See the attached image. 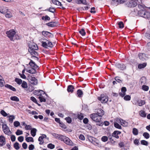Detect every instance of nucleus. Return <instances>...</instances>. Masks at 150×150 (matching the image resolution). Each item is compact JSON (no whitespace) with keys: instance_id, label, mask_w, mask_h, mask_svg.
Segmentation results:
<instances>
[{"instance_id":"nucleus-42","label":"nucleus","mask_w":150,"mask_h":150,"mask_svg":"<svg viewBox=\"0 0 150 150\" xmlns=\"http://www.w3.org/2000/svg\"><path fill=\"white\" fill-rule=\"evenodd\" d=\"M142 89L145 91H147L149 89V87L148 86L144 85L142 86Z\"/></svg>"},{"instance_id":"nucleus-36","label":"nucleus","mask_w":150,"mask_h":150,"mask_svg":"<svg viewBox=\"0 0 150 150\" xmlns=\"http://www.w3.org/2000/svg\"><path fill=\"white\" fill-rule=\"evenodd\" d=\"M38 98L40 102H45L46 101L45 99L41 95L38 97Z\"/></svg>"},{"instance_id":"nucleus-16","label":"nucleus","mask_w":150,"mask_h":150,"mask_svg":"<svg viewBox=\"0 0 150 150\" xmlns=\"http://www.w3.org/2000/svg\"><path fill=\"white\" fill-rule=\"evenodd\" d=\"M57 23L55 22H51L46 24V25L50 27H54L57 26Z\"/></svg>"},{"instance_id":"nucleus-53","label":"nucleus","mask_w":150,"mask_h":150,"mask_svg":"<svg viewBox=\"0 0 150 150\" xmlns=\"http://www.w3.org/2000/svg\"><path fill=\"white\" fill-rule=\"evenodd\" d=\"M141 144L143 145L147 146L148 145V142L145 140H142L141 141Z\"/></svg>"},{"instance_id":"nucleus-20","label":"nucleus","mask_w":150,"mask_h":150,"mask_svg":"<svg viewBox=\"0 0 150 150\" xmlns=\"http://www.w3.org/2000/svg\"><path fill=\"white\" fill-rule=\"evenodd\" d=\"M35 94L37 96H40L43 94H45L46 95L45 93L43 91L40 90L35 91Z\"/></svg>"},{"instance_id":"nucleus-5","label":"nucleus","mask_w":150,"mask_h":150,"mask_svg":"<svg viewBox=\"0 0 150 150\" xmlns=\"http://www.w3.org/2000/svg\"><path fill=\"white\" fill-rule=\"evenodd\" d=\"M28 46L29 48L28 49V51L30 52H32L33 51L38 50V49L37 45L35 43H32L31 44H30Z\"/></svg>"},{"instance_id":"nucleus-14","label":"nucleus","mask_w":150,"mask_h":150,"mask_svg":"<svg viewBox=\"0 0 150 150\" xmlns=\"http://www.w3.org/2000/svg\"><path fill=\"white\" fill-rule=\"evenodd\" d=\"M46 135L44 134H42L41 136H40L39 137L38 140L40 142L39 143L40 145H42L43 144V139L46 138Z\"/></svg>"},{"instance_id":"nucleus-10","label":"nucleus","mask_w":150,"mask_h":150,"mask_svg":"<svg viewBox=\"0 0 150 150\" xmlns=\"http://www.w3.org/2000/svg\"><path fill=\"white\" fill-rule=\"evenodd\" d=\"M130 64L131 65L134 64L137 65L138 64V66H146L147 63L146 62H144L142 64H138L137 63L136 61L134 59H131L129 61Z\"/></svg>"},{"instance_id":"nucleus-8","label":"nucleus","mask_w":150,"mask_h":150,"mask_svg":"<svg viewBox=\"0 0 150 150\" xmlns=\"http://www.w3.org/2000/svg\"><path fill=\"white\" fill-rule=\"evenodd\" d=\"M98 99L102 103H106L108 100V97L104 95H101L100 97H98Z\"/></svg>"},{"instance_id":"nucleus-58","label":"nucleus","mask_w":150,"mask_h":150,"mask_svg":"<svg viewBox=\"0 0 150 150\" xmlns=\"http://www.w3.org/2000/svg\"><path fill=\"white\" fill-rule=\"evenodd\" d=\"M18 139L19 142H22L23 141L24 137L23 136H20L18 138Z\"/></svg>"},{"instance_id":"nucleus-43","label":"nucleus","mask_w":150,"mask_h":150,"mask_svg":"<svg viewBox=\"0 0 150 150\" xmlns=\"http://www.w3.org/2000/svg\"><path fill=\"white\" fill-rule=\"evenodd\" d=\"M25 140L26 141L28 142H33V138L31 137H28L26 138Z\"/></svg>"},{"instance_id":"nucleus-18","label":"nucleus","mask_w":150,"mask_h":150,"mask_svg":"<svg viewBox=\"0 0 150 150\" xmlns=\"http://www.w3.org/2000/svg\"><path fill=\"white\" fill-rule=\"evenodd\" d=\"M27 72L31 74H35L36 72V71L34 68L30 67L26 69Z\"/></svg>"},{"instance_id":"nucleus-11","label":"nucleus","mask_w":150,"mask_h":150,"mask_svg":"<svg viewBox=\"0 0 150 150\" xmlns=\"http://www.w3.org/2000/svg\"><path fill=\"white\" fill-rule=\"evenodd\" d=\"M2 128L4 133L5 134H6L8 135H9V129H8V127L7 126L6 124L3 123Z\"/></svg>"},{"instance_id":"nucleus-30","label":"nucleus","mask_w":150,"mask_h":150,"mask_svg":"<svg viewBox=\"0 0 150 150\" xmlns=\"http://www.w3.org/2000/svg\"><path fill=\"white\" fill-rule=\"evenodd\" d=\"M21 84V86L23 88H27L28 87L27 84L26 82L23 81L22 82Z\"/></svg>"},{"instance_id":"nucleus-1","label":"nucleus","mask_w":150,"mask_h":150,"mask_svg":"<svg viewBox=\"0 0 150 150\" xmlns=\"http://www.w3.org/2000/svg\"><path fill=\"white\" fill-rule=\"evenodd\" d=\"M91 118L96 123V125L99 126H102L103 123L101 121V117L99 116L96 113H93L90 115Z\"/></svg>"},{"instance_id":"nucleus-12","label":"nucleus","mask_w":150,"mask_h":150,"mask_svg":"<svg viewBox=\"0 0 150 150\" xmlns=\"http://www.w3.org/2000/svg\"><path fill=\"white\" fill-rule=\"evenodd\" d=\"M126 5L128 7H134L137 5V3L135 1H131L127 2Z\"/></svg>"},{"instance_id":"nucleus-46","label":"nucleus","mask_w":150,"mask_h":150,"mask_svg":"<svg viewBox=\"0 0 150 150\" xmlns=\"http://www.w3.org/2000/svg\"><path fill=\"white\" fill-rule=\"evenodd\" d=\"M13 125L15 127H17L20 125L19 122L18 121H16L14 122L13 123Z\"/></svg>"},{"instance_id":"nucleus-40","label":"nucleus","mask_w":150,"mask_h":150,"mask_svg":"<svg viewBox=\"0 0 150 150\" xmlns=\"http://www.w3.org/2000/svg\"><path fill=\"white\" fill-rule=\"evenodd\" d=\"M83 92L81 90L79 89L77 91V94L79 97H81L83 95Z\"/></svg>"},{"instance_id":"nucleus-7","label":"nucleus","mask_w":150,"mask_h":150,"mask_svg":"<svg viewBox=\"0 0 150 150\" xmlns=\"http://www.w3.org/2000/svg\"><path fill=\"white\" fill-rule=\"evenodd\" d=\"M42 34L47 39L52 38L54 37V35L52 33L46 31H42Z\"/></svg>"},{"instance_id":"nucleus-31","label":"nucleus","mask_w":150,"mask_h":150,"mask_svg":"<svg viewBox=\"0 0 150 150\" xmlns=\"http://www.w3.org/2000/svg\"><path fill=\"white\" fill-rule=\"evenodd\" d=\"M89 141L91 143H93L95 142L96 139L94 137L91 136H89L88 137Z\"/></svg>"},{"instance_id":"nucleus-17","label":"nucleus","mask_w":150,"mask_h":150,"mask_svg":"<svg viewBox=\"0 0 150 150\" xmlns=\"http://www.w3.org/2000/svg\"><path fill=\"white\" fill-rule=\"evenodd\" d=\"M96 114L98 115L99 116H100L101 118V117L104 114V112L103 110L100 109L97 110V112Z\"/></svg>"},{"instance_id":"nucleus-26","label":"nucleus","mask_w":150,"mask_h":150,"mask_svg":"<svg viewBox=\"0 0 150 150\" xmlns=\"http://www.w3.org/2000/svg\"><path fill=\"white\" fill-rule=\"evenodd\" d=\"M119 0H112L111 4L112 6H117L119 4Z\"/></svg>"},{"instance_id":"nucleus-22","label":"nucleus","mask_w":150,"mask_h":150,"mask_svg":"<svg viewBox=\"0 0 150 150\" xmlns=\"http://www.w3.org/2000/svg\"><path fill=\"white\" fill-rule=\"evenodd\" d=\"M5 142V139L4 137L2 135L0 136V146H2L4 144H3Z\"/></svg>"},{"instance_id":"nucleus-39","label":"nucleus","mask_w":150,"mask_h":150,"mask_svg":"<svg viewBox=\"0 0 150 150\" xmlns=\"http://www.w3.org/2000/svg\"><path fill=\"white\" fill-rule=\"evenodd\" d=\"M133 134L135 135H138V129L136 128H134L132 130Z\"/></svg>"},{"instance_id":"nucleus-57","label":"nucleus","mask_w":150,"mask_h":150,"mask_svg":"<svg viewBox=\"0 0 150 150\" xmlns=\"http://www.w3.org/2000/svg\"><path fill=\"white\" fill-rule=\"evenodd\" d=\"M79 0L80 1V4H83L86 5H87L86 0Z\"/></svg>"},{"instance_id":"nucleus-45","label":"nucleus","mask_w":150,"mask_h":150,"mask_svg":"<svg viewBox=\"0 0 150 150\" xmlns=\"http://www.w3.org/2000/svg\"><path fill=\"white\" fill-rule=\"evenodd\" d=\"M143 136L146 139H148L149 137V134L147 132H144L143 134Z\"/></svg>"},{"instance_id":"nucleus-19","label":"nucleus","mask_w":150,"mask_h":150,"mask_svg":"<svg viewBox=\"0 0 150 150\" xmlns=\"http://www.w3.org/2000/svg\"><path fill=\"white\" fill-rule=\"evenodd\" d=\"M121 133L120 131H115L112 133V136L117 139L119 138V136H118V134H120Z\"/></svg>"},{"instance_id":"nucleus-63","label":"nucleus","mask_w":150,"mask_h":150,"mask_svg":"<svg viewBox=\"0 0 150 150\" xmlns=\"http://www.w3.org/2000/svg\"><path fill=\"white\" fill-rule=\"evenodd\" d=\"M30 99L33 102L35 103H37V100L34 97L32 96L30 98Z\"/></svg>"},{"instance_id":"nucleus-25","label":"nucleus","mask_w":150,"mask_h":150,"mask_svg":"<svg viewBox=\"0 0 150 150\" xmlns=\"http://www.w3.org/2000/svg\"><path fill=\"white\" fill-rule=\"evenodd\" d=\"M74 89V88L73 85H69L68 86L67 90L68 92L72 93L73 92Z\"/></svg>"},{"instance_id":"nucleus-44","label":"nucleus","mask_w":150,"mask_h":150,"mask_svg":"<svg viewBox=\"0 0 150 150\" xmlns=\"http://www.w3.org/2000/svg\"><path fill=\"white\" fill-rule=\"evenodd\" d=\"M65 119L68 123H70L72 122L71 119L69 117H66Z\"/></svg>"},{"instance_id":"nucleus-37","label":"nucleus","mask_w":150,"mask_h":150,"mask_svg":"<svg viewBox=\"0 0 150 150\" xmlns=\"http://www.w3.org/2000/svg\"><path fill=\"white\" fill-rule=\"evenodd\" d=\"M41 19L45 21H49L50 19L49 16L46 15L45 16H42L41 18Z\"/></svg>"},{"instance_id":"nucleus-33","label":"nucleus","mask_w":150,"mask_h":150,"mask_svg":"<svg viewBox=\"0 0 150 150\" xmlns=\"http://www.w3.org/2000/svg\"><path fill=\"white\" fill-rule=\"evenodd\" d=\"M139 114L141 117H145L146 116V114L145 113V112L143 110H141L139 112Z\"/></svg>"},{"instance_id":"nucleus-27","label":"nucleus","mask_w":150,"mask_h":150,"mask_svg":"<svg viewBox=\"0 0 150 150\" xmlns=\"http://www.w3.org/2000/svg\"><path fill=\"white\" fill-rule=\"evenodd\" d=\"M37 131V130L35 128H33L32 129L30 132V133L31 135L33 137H35L36 134V133Z\"/></svg>"},{"instance_id":"nucleus-21","label":"nucleus","mask_w":150,"mask_h":150,"mask_svg":"<svg viewBox=\"0 0 150 150\" xmlns=\"http://www.w3.org/2000/svg\"><path fill=\"white\" fill-rule=\"evenodd\" d=\"M8 10V8L6 7H3L1 9H0V12L2 13L5 14L7 13Z\"/></svg>"},{"instance_id":"nucleus-47","label":"nucleus","mask_w":150,"mask_h":150,"mask_svg":"<svg viewBox=\"0 0 150 150\" xmlns=\"http://www.w3.org/2000/svg\"><path fill=\"white\" fill-rule=\"evenodd\" d=\"M120 78L118 76H116L115 77V80L119 83H121L122 80L120 79Z\"/></svg>"},{"instance_id":"nucleus-62","label":"nucleus","mask_w":150,"mask_h":150,"mask_svg":"<svg viewBox=\"0 0 150 150\" xmlns=\"http://www.w3.org/2000/svg\"><path fill=\"white\" fill-rule=\"evenodd\" d=\"M83 116L82 114L80 113V114H78V118L80 120H82L83 119Z\"/></svg>"},{"instance_id":"nucleus-28","label":"nucleus","mask_w":150,"mask_h":150,"mask_svg":"<svg viewBox=\"0 0 150 150\" xmlns=\"http://www.w3.org/2000/svg\"><path fill=\"white\" fill-rule=\"evenodd\" d=\"M144 18L148 19H150V12L146 11Z\"/></svg>"},{"instance_id":"nucleus-51","label":"nucleus","mask_w":150,"mask_h":150,"mask_svg":"<svg viewBox=\"0 0 150 150\" xmlns=\"http://www.w3.org/2000/svg\"><path fill=\"white\" fill-rule=\"evenodd\" d=\"M101 140L103 142H106L108 140V137L107 136H103L101 138Z\"/></svg>"},{"instance_id":"nucleus-15","label":"nucleus","mask_w":150,"mask_h":150,"mask_svg":"<svg viewBox=\"0 0 150 150\" xmlns=\"http://www.w3.org/2000/svg\"><path fill=\"white\" fill-rule=\"evenodd\" d=\"M117 121L120 122L121 125L123 126H127L128 125L127 122L121 119H118Z\"/></svg>"},{"instance_id":"nucleus-64","label":"nucleus","mask_w":150,"mask_h":150,"mask_svg":"<svg viewBox=\"0 0 150 150\" xmlns=\"http://www.w3.org/2000/svg\"><path fill=\"white\" fill-rule=\"evenodd\" d=\"M15 117L14 115H10V122H12L13 120L14 119Z\"/></svg>"},{"instance_id":"nucleus-41","label":"nucleus","mask_w":150,"mask_h":150,"mask_svg":"<svg viewBox=\"0 0 150 150\" xmlns=\"http://www.w3.org/2000/svg\"><path fill=\"white\" fill-rule=\"evenodd\" d=\"M110 62L111 63L112 65H115V66H124V65L123 64H120L118 63H115V62H111V61H110Z\"/></svg>"},{"instance_id":"nucleus-6","label":"nucleus","mask_w":150,"mask_h":150,"mask_svg":"<svg viewBox=\"0 0 150 150\" xmlns=\"http://www.w3.org/2000/svg\"><path fill=\"white\" fill-rule=\"evenodd\" d=\"M63 137L62 141H64L66 144L69 146H72L73 145V142L69 138L65 136H64Z\"/></svg>"},{"instance_id":"nucleus-38","label":"nucleus","mask_w":150,"mask_h":150,"mask_svg":"<svg viewBox=\"0 0 150 150\" xmlns=\"http://www.w3.org/2000/svg\"><path fill=\"white\" fill-rule=\"evenodd\" d=\"M79 33L83 36L85 35L86 34V32L83 28H82L79 31Z\"/></svg>"},{"instance_id":"nucleus-24","label":"nucleus","mask_w":150,"mask_h":150,"mask_svg":"<svg viewBox=\"0 0 150 150\" xmlns=\"http://www.w3.org/2000/svg\"><path fill=\"white\" fill-rule=\"evenodd\" d=\"M140 82L142 85H144L146 83V79L144 76L142 77L140 79Z\"/></svg>"},{"instance_id":"nucleus-59","label":"nucleus","mask_w":150,"mask_h":150,"mask_svg":"<svg viewBox=\"0 0 150 150\" xmlns=\"http://www.w3.org/2000/svg\"><path fill=\"white\" fill-rule=\"evenodd\" d=\"M79 139L82 140H85V137L82 134H81L79 136Z\"/></svg>"},{"instance_id":"nucleus-35","label":"nucleus","mask_w":150,"mask_h":150,"mask_svg":"<svg viewBox=\"0 0 150 150\" xmlns=\"http://www.w3.org/2000/svg\"><path fill=\"white\" fill-rule=\"evenodd\" d=\"M13 146L14 148L17 150H18L20 148L19 146V144L17 142H16L14 144Z\"/></svg>"},{"instance_id":"nucleus-4","label":"nucleus","mask_w":150,"mask_h":150,"mask_svg":"<svg viewBox=\"0 0 150 150\" xmlns=\"http://www.w3.org/2000/svg\"><path fill=\"white\" fill-rule=\"evenodd\" d=\"M28 79L29 82L33 85H36L38 84V80L34 76L29 75L28 77Z\"/></svg>"},{"instance_id":"nucleus-2","label":"nucleus","mask_w":150,"mask_h":150,"mask_svg":"<svg viewBox=\"0 0 150 150\" xmlns=\"http://www.w3.org/2000/svg\"><path fill=\"white\" fill-rule=\"evenodd\" d=\"M16 32L13 29L10 30V40L14 41L15 40H19V36L16 34Z\"/></svg>"},{"instance_id":"nucleus-56","label":"nucleus","mask_w":150,"mask_h":150,"mask_svg":"<svg viewBox=\"0 0 150 150\" xmlns=\"http://www.w3.org/2000/svg\"><path fill=\"white\" fill-rule=\"evenodd\" d=\"M145 102L144 100H141V101L138 103L139 105L141 106L145 104Z\"/></svg>"},{"instance_id":"nucleus-23","label":"nucleus","mask_w":150,"mask_h":150,"mask_svg":"<svg viewBox=\"0 0 150 150\" xmlns=\"http://www.w3.org/2000/svg\"><path fill=\"white\" fill-rule=\"evenodd\" d=\"M145 10L142 9L138 11V14L139 16L144 18V15H145Z\"/></svg>"},{"instance_id":"nucleus-9","label":"nucleus","mask_w":150,"mask_h":150,"mask_svg":"<svg viewBox=\"0 0 150 150\" xmlns=\"http://www.w3.org/2000/svg\"><path fill=\"white\" fill-rule=\"evenodd\" d=\"M138 56L140 59L142 61L146 60L148 59L146 54L144 53H139L138 54Z\"/></svg>"},{"instance_id":"nucleus-49","label":"nucleus","mask_w":150,"mask_h":150,"mask_svg":"<svg viewBox=\"0 0 150 150\" xmlns=\"http://www.w3.org/2000/svg\"><path fill=\"white\" fill-rule=\"evenodd\" d=\"M23 131L19 129H17L16 132V134L17 135H19L23 134Z\"/></svg>"},{"instance_id":"nucleus-3","label":"nucleus","mask_w":150,"mask_h":150,"mask_svg":"<svg viewBox=\"0 0 150 150\" xmlns=\"http://www.w3.org/2000/svg\"><path fill=\"white\" fill-rule=\"evenodd\" d=\"M42 39L43 40H45L48 42L47 43H46V42H42V46L43 47L46 48H48V47L50 48L53 47V45L51 42L49 40L44 38H43Z\"/></svg>"},{"instance_id":"nucleus-54","label":"nucleus","mask_w":150,"mask_h":150,"mask_svg":"<svg viewBox=\"0 0 150 150\" xmlns=\"http://www.w3.org/2000/svg\"><path fill=\"white\" fill-rule=\"evenodd\" d=\"M124 99L126 100H130L131 97L130 96L127 95L124 97Z\"/></svg>"},{"instance_id":"nucleus-34","label":"nucleus","mask_w":150,"mask_h":150,"mask_svg":"<svg viewBox=\"0 0 150 150\" xmlns=\"http://www.w3.org/2000/svg\"><path fill=\"white\" fill-rule=\"evenodd\" d=\"M15 81L19 85L21 84L23 82L21 79L18 78H16Z\"/></svg>"},{"instance_id":"nucleus-48","label":"nucleus","mask_w":150,"mask_h":150,"mask_svg":"<svg viewBox=\"0 0 150 150\" xmlns=\"http://www.w3.org/2000/svg\"><path fill=\"white\" fill-rule=\"evenodd\" d=\"M114 125L115 127L117 129H121L122 128L121 126L117 122H115Z\"/></svg>"},{"instance_id":"nucleus-60","label":"nucleus","mask_w":150,"mask_h":150,"mask_svg":"<svg viewBox=\"0 0 150 150\" xmlns=\"http://www.w3.org/2000/svg\"><path fill=\"white\" fill-rule=\"evenodd\" d=\"M29 65L30 66H32L33 64V66H37L35 63L33 62V61H32L31 60H30V62H29Z\"/></svg>"},{"instance_id":"nucleus-13","label":"nucleus","mask_w":150,"mask_h":150,"mask_svg":"<svg viewBox=\"0 0 150 150\" xmlns=\"http://www.w3.org/2000/svg\"><path fill=\"white\" fill-rule=\"evenodd\" d=\"M51 134L54 138L58 139L60 140L61 141L63 137L64 136L60 134H58L55 133H52Z\"/></svg>"},{"instance_id":"nucleus-61","label":"nucleus","mask_w":150,"mask_h":150,"mask_svg":"<svg viewBox=\"0 0 150 150\" xmlns=\"http://www.w3.org/2000/svg\"><path fill=\"white\" fill-rule=\"evenodd\" d=\"M34 145L32 144L30 145L28 147L29 150H33L34 149Z\"/></svg>"},{"instance_id":"nucleus-50","label":"nucleus","mask_w":150,"mask_h":150,"mask_svg":"<svg viewBox=\"0 0 150 150\" xmlns=\"http://www.w3.org/2000/svg\"><path fill=\"white\" fill-rule=\"evenodd\" d=\"M119 27L120 28H122L124 27V24L122 21H120L118 23Z\"/></svg>"},{"instance_id":"nucleus-32","label":"nucleus","mask_w":150,"mask_h":150,"mask_svg":"<svg viewBox=\"0 0 150 150\" xmlns=\"http://www.w3.org/2000/svg\"><path fill=\"white\" fill-rule=\"evenodd\" d=\"M10 99L11 100L15 101L16 102H18L19 101V99L18 97L16 96H12L11 97Z\"/></svg>"},{"instance_id":"nucleus-52","label":"nucleus","mask_w":150,"mask_h":150,"mask_svg":"<svg viewBox=\"0 0 150 150\" xmlns=\"http://www.w3.org/2000/svg\"><path fill=\"white\" fill-rule=\"evenodd\" d=\"M47 146L48 148L51 149H53L55 147L54 145L51 143L48 144Z\"/></svg>"},{"instance_id":"nucleus-55","label":"nucleus","mask_w":150,"mask_h":150,"mask_svg":"<svg viewBox=\"0 0 150 150\" xmlns=\"http://www.w3.org/2000/svg\"><path fill=\"white\" fill-rule=\"evenodd\" d=\"M1 114L4 117L6 116L7 115V113L4 110H1Z\"/></svg>"},{"instance_id":"nucleus-29","label":"nucleus","mask_w":150,"mask_h":150,"mask_svg":"<svg viewBox=\"0 0 150 150\" xmlns=\"http://www.w3.org/2000/svg\"><path fill=\"white\" fill-rule=\"evenodd\" d=\"M55 9L54 8L50 7L49 8L45 10L46 11H48L54 13L55 11Z\"/></svg>"}]
</instances>
